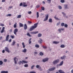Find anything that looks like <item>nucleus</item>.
<instances>
[{
	"label": "nucleus",
	"mask_w": 73,
	"mask_h": 73,
	"mask_svg": "<svg viewBox=\"0 0 73 73\" xmlns=\"http://www.w3.org/2000/svg\"><path fill=\"white\" fill-rule=\"evenodd\" d=\"M64 23H61V27H64Z\"/></svg>",
	"instance_id": "31"
},
{
	"label": "nucleus",
	"mask_w": 73,
	"mask_h": 73,
	"mask_svg": "<svg viewBox=\"0 0 73 73\" xmlns=\"http://www.w3.org/2000/svg\"><path fill=\"white\" fill-rule=\"evenodd\" d=\"M21 63H22V64H23V63H24L25 64L26 63H28V62L25 60H22V61H20L19 62L18 64H19V65H20Z\"/></svg>",
	"instance_id": "2"
},
{
	"label": "nucleus",
	"mask_w": 73,
	"mask_h": 73,
	"mask_svg": "<svg viewBox=\"0 0 73 73\" xmlns=\"http://www.w3.org/2000/svg\"><path fill=\"white\" fill-rule=\"evenodd\" d=\"M38 69L40 70V71H41V70H42V69H41V67H39Z\"/></svg>",
	"instance_id": "44"
},
{
	"label": "nucleus",
	"mask_w": 73,
	"mask_h": 73,
	"mask_svg": "<svg viewBox=\"0 0 73 73\" xmlns=\"http://www.w3.org/2000/svg\"><path fill=\"white\" fill-rule=\"evenodd\" d=\"M54 18L57 20H60L59 19H58V18H56V17H54Z\"/></svg>",
	"instance_id": "40"
},
{
	"label": "nucleus",
	"mask_w": 73,
	"mask_h": 73,
	"mask_svg": "<svg viewBox=\"0 0 73 73\" xmlns=\"http://www.w3.org/2000/svg\"><path fill=\"white\" fill-rule=\"evenodd\" d=\"M4 62H7V59H4Z\"/></svg>",
	"instance_id": "59"
},
{
	"label": "nucleus",
	"mask_w": 73,
	"mask_h": 73,
	"mask_svg": "<svg viewBox=\"0 0 73 73\" xmlns=\"http://www.w3.org/2000/svg\"><path fill=\"white\" fill-rule=\"evenodd\" d=\"M64 27H65V28H67L68 27V25L67 24H65L64 26Z\"/></svg>",
	"instance_id": "46"
},
{
	"label": "nucleus",
	"mask_w": 73,
	"mask_h": 73,
	"mask_svg": "<svg viewBox=\"0 0 73 73\" xmlns=\"http://www.w3.org/2000/svg\"><path fill=\"white\" fill-rule=\"evenodd\" d=\"M27 35L28 36H29V37H32V35H30V34H29V32L27 33Z\"/></svg>",
	"instance_id": "15"
},
{
	"label": "nucleus",
	"mask_w": 73,
	"mask_h": 73,
	"mask_svg": "<svg viewBox=\"0 0 73 73\" xmlns=\"http://www.w3.org/2000/svg\"><path fill=\"white\" fill-rule=\"evenodd\" d=\"M38 31L36 32H35L33 31V32H31V34H36V33H38Z\"/></svg>",
	"instance_id": "11"
},
{
	"label": "nucleus",
	"mask_w": 73,
	"mask_h": 73,
	"mask_svg": "<svg viewBox=\"0 0 73 73\" xmlns=\"http://www.w3.org/2000/svg\"><path fill=\"white\" fill-rule=\"evenodd\" d=\"M34 66H35L34 65H33L31 66V69H33V68H34Z\"/></svg>",
	"instance_id": "50"
},
{
	"label": "nucleus",
	"mask_w": 73,
	"mask_h": 73,
	"mask_svg": "<svg viewBox=\"0 0 73 73\" xmlns=\"http://www.w3.org/2000/svg\"><path fill=\"white\" fill-rule=\"evenodd\" d=\"M30 73H36L35 72L31 71L30 72Z\"/></svg>",
	"instance_id": "58"
},
{
	"label": "nucleus",
	"mask_w": 73,
	"mask_h": 73,
	"mask_svg": "<svg viewBox=\"0 0 73 73\" xmlns=\"http://www.w3.org/2000/svg\"><path fill=\"white\" fill-rule=\"evenodd\" d=\"M17 23H15V24L14 25V27L15 28H16V27H17Z\"/></svg>",
	"instance_id": "23"
},
{
	"label": "nucleus",
	"mask_w": 73,
	"mask_h": 73,
	"mask_svg": "<svg viewBox=\"0 0 73 73\" xmlns=\"http://www.w3.org/2000/svg\"><path fill=\"white\" fill-rule=\"evenodd\" d=\"M36 68H39L40 67V66L39 65H36Z\"/></svg>",
	"instance_id": "51"
},
{
	"label": "nucleus",
	"mask_w": 73,
	"mask_h": 73,
	"mask_svg": "<svg viewBox=\"0 0 73 73\" xmlns=\"http://www.w3.org/2000/svg\"><path fill=\"white\" fill-rule=\"evenodd\" d=\"M42 36V34H41L39 33L38 35V37H41Z\"/></svg>",
	"instance_id": "34"
},
{
	"label": "nucleus",
	"mask_w": 73,
	"mask_h": 73,
	"mask_svg": "<svg viewBox=\"0 0 73 73\" xmlns=\"http://www.w3.org/2000/svg\"><path fill=\"white\" fill-rule=\"evenodd\" d=\"M23 7H27V5L23 4Z\"/></svg>",
	"instance_id": "43"
},
{
	"label": "nucleus",
	"mask_w": 73,
	"mask_h": 73,
	"mask_svg": "<svg viewBox=\"0 0 73 73\" xmlns=\"http://www.w3.org/2000/svg\"><path fill=\"white\" fill-rule=\"evenodd\" d=\"M19 26L20 27H24V25L23 24L21 23H19Z\"/></svg>",
	"instance_id": "17"
},
{
	"label": "nucleus",
	"mask_w": 73,
	"mask_h": 73,
	"mask_svg": "<svg viewBox=\"0 0 73 73\" xmlns=\"http://www.w3.org/2000/svg\"><path fill=\"white\" fill-rule=\"evenodd\" d=\"M36 17L37 18H38V17H39V14L38 13V12H37L36 13Z\"/></svg>",
	"instance_id": "20"
},
{
	"label": "nucleus",
	"mask_w": 73,
	"mask_h": 73,
	"mask_svg": "<svg viewBox=\"0 0 73 73\" xmlns=\"http://www.w3.org/2000/svg\"><path fill=\"white\" fill-rule=\"evenodd\" d=\"M25 67H28V65L27 64H25L24 65Z\"/></svg>",
	"instance_id": "45"
},
{
	"label": "nucleus",
	"mask_w": 73,
	"mask_h": 73,
	"mask_svg": "<svg viewBox=\"0 0 73 73\" xmlns=\"http://www.w3.org/2000/svg\"><path fill=\"white\" fill-rule=\"evenodd\" d=\"M63 63H64V62L63 61H62V62H61L60 64V66H61V65H62V64H63Z\"/></svg>",
	"instance_id": "26"
},
{
	"label": "nucleus",
	"mask_w": 73,
	"mask_h": 73,
	"mask_svg": "<svg viewBox=\"0 0 73 73\" xmlns=\"http://www.w3.org/2000/svg\"><path fill=\"white\" fill-rule=\"evenodd\" d=\"M31 23H32V22H31L29 21H28V24H30Z\"/></svg>",
	"instance_id": "36"
},
{
	"label": "nucleus",
	"mask_w": 73,
	"mask_h": 73,
	"mask_svg": "<svg viewBox=\"0 0 73 73\" xmlns=\"http://www.w3.org/2000/svg\"><path fill=\"white\" fill-rule=\"evenodd\" d=\"M59 43V42H56V41H54L53 42V43L54 44H58Z\"/></svg>",
	"instance_id": "24"
},
{
	"label": "nucleus",
	"mask_w": 73,
	"mask_h": 73,
	"mask_svg": "<svg viewBox=\"0 0 73 73\" xmlns=\"http://www.w3.org/2000/svg\"><path fill=\"white\" fill-rule=\"evenodd\" d=\"M9 35H7L6 38V40L7 41H8V39H9Z\"/></svg>",
	"instance_id": "9"
},
{
	"label": "nucleus",
	"mask_w": 73,
	"mask_h": 73,
	"mask_svg": "<svg viewBox=\"0 0 73 73\" xmlns=\"http://www.w3.org/2000/svg\"><path fill=\"white\" fill-rule=\"evenodd\" d=\"M48 21L49 23H52V19H49Z\"/></svg>",
	"instance_id": "30"
},
{
	"label": "nucleus",
	"mask_w": 73,
	"mask_h": 73,
	"mask_svg": "<svg viewBox=\"0 0 73 73\" xmlns=\"http://www.w3.org/2000/svg\"><path fill=\"white\" fill-rule=\"evenodd\" d=\"M19 5L21 6H22V5H23V3H20Z\"/></svg>",
	"instance_id": "57"
},
{
	"label": "nucleus",
	"mask_w": 73,
	"mask_h": 73,
	"mask_svg": "<svg viewBox=\"0 0 73 73\" xmlns=\"http://www.w3.org/2000/svg\"><path fill=\"white\" fill-rule=\"evenodd\" d=\"M58 7L59 9H62V7L61 6H59Z\"/></svg>",
	"instance_id": "35"
},
{
	"label": "nucleus",
	"mask_w": 73,
	"mask_h": 73,
	"mask_svg": "<svg viewBox=\"0 0 73 73\" xmlns=\"http://www.w3.org/2000/svg\"><path fill=\"white\" fill-rule=\"evenodd\" d=\"M42 47L44 49H46V46H43Z\"/></svg>",
	"instance_id": "55"
},
{
	"label": "nucleus",
	"mask_w": 73,
	"mask_h": 73,
	"mask_svg": "<svg viewBox=\"0 0 73 73\" xmlns=\"http://www.w3.org/2000/svg\"><path fill=\"white\" fill-rule=\"evenodd\" d=\"M14 62L15 63V64H16L17 61H18V59L16 58V57H15L14 58Z\"/></svg>",
	"instance_id": "6"
},
{
	"label": "nucleus",
	"mask_w": 73,
	"mask_h": 73,
	"mask_svg": "<svg viewBox=\"0 0 73 73\" xmlns=\"http://www.w3.org/2000/svg\"><path fill=\"white\" fill-rule=\"evenodd\" d=\"M21 17V15H19L17 16V18H18V19H19V18H20Z\"/></svg>",
	"instance_id": "33"
},
{
	"label": "nucleus",
	"mask_w": 73,
	"mask_h": 73,
	"mask_svg": "<svg viewBox=\"0 0 73 73\" xmlns=\"http://www.w3.org/2000/svg\"><path fill=\"white\" fill-rule=\"evenodd\" d=\"M59 72L60 73H65L62 70H59Z\"/></svg>",
	"instance_id": "18"
},
{
	"label": "nucleus",
	"mask_w": 73,
	"mask_h": 73,
	"mask_svg": "<svg viewBox=\"0 0 73 73\" xmlns=\"http://www.w3.org/2000/svg\"><path fill=\"white\" fill-rule=\"evenodd\" d=\"M3 64V62L1 61H0V65H2Z\"/></svg>",
	"instance_id": "39"
},
{
	"label": "nucleus",
	"mask_w": 73,
	"mask_h": 73,
	"mask_svg": "<svg viewBox=\"0 0 73 73\" xmlns=\"http://www.w3.org/2000/svg\"><path fill=\"white\" fill-rule=\"evenodd\" d=\"M42 40L41 39H40V40H39L38 42L40 43V44H41L42 43Z\"/></svg>",
	"instance_id": "19"
},
{
	"label": "nucleus",
	"mask_w": 73,
	"mask_h": 73,
	"mask_svg": "<svg viewBox=\"0 0 73 73\" xmlns=\"http://www.w3.org/2000/svg\"><path fill=\"white\" fill-rule=\"evenodd\" d=\"M1 73H8V71H2L1 72Z\"/></svg>",
	"instance_id": "14"
},
{
	"label": "nucleus",
	"mask_w": 73,
	"mask_h": 73,
	"mask_svg": "<svg viewBox=\"0 0 73 73\" xmlns=\"http://www.w3.org/2000/svg\"><path fill=\"white\" fill-rule=\"evenodd\" d=\"M22 52H24V53H25V52H27V49H26L25 48H24V50H22Z\"/></svg>",
	"instance_id": "21"
},
{
	"label": "nucleus",
	"mask_w": 73,
	"mask_h": 73,
	"mask_svg": "<svg viewBox=\"0 0 73 73\" xmlns=\"http://www.w3.org/2000/svg\"><path fill=\"white\" fill-rule=\"evenodd\" d=\"M60 2L61 3H64V2H65V1H64V0H61Z\"/></svg>",
	"instance_id": "38"
},
{
	"label": "nucleus",
	"mask_w": 73,
	"mask_h": 73,
	"mask_svg": "<svg viewBox=\"0 0 73 73\" xmlns=\"http://www.w3.org/2000/svg\"><path fill=\"white\" fill-rule=\"evenodd\" d=\"M35 46L36 48H39V45H36Z\"/></svg>",
	"instance_id": "42"
},
{
	"label": "nucleus",
	"mask_w": 73,
	"mask_h": 73,
	"mask_svg": "<svg viewBox=\"0 0 73 73\" xmlns=\"http://www.w3.org/2000/svg\"><path fill=\"white\" fill-rule=\"evenodd\" d=\"M60 22H59L56 25H57V26H58V25H60Z\"/></svg>",
	"instance_id": "54"
},
{
	"label": "nucleus",
	"mask_w": 73,
	"mask_h": 73,
	"mask_svg": "<svg viewBox=\"0 0 73 73\" xmlns=\"http://www.w3.org/2000/svg\"><path fill=\"white\" fill-rule=\"evenodd\" d=\"M12 41V39H10L9 40V42H11Z\"/></svg>",
	"instance_id": "62"
},
{
	"label": "nucleus",
	"mask_w": 73,
	"mask_h": 73,
	"mask_svg": "<svg viewBox=\"0 0 73 73\" xmlns=\"http://www.w3.org/2000/svg\"><path fill=\"white\" fill-rule=\"evenodd\" d=\"M5 51H6V52H7L8 53H9L10 52V51H9V49L7 48V47H6L5 48Z\"/></svg>",
	"instance_id": "5"
},
{
	"label": "nucleus",
	"mask_w": 73,
	"mask_h": 73,
	"mask_svg": "<svg viewBox=\"0 0 73 73\" xmlns=\"http://www.w3.org/2000/svg\"><path fill=\"white\" fill-rule=\"evenodd\" d=\"M22 45L23 46V48H24L25 47V45L24 44V43L23 42H22Z\"/></svg>",
	"instance_id": "28"
},
{
	"label": "nucleus",
	"mask_w": 73,
	"mask_h": 73,
	"mask_svg": "<svg viewBox=\"0 0 73 73\" xmlns=\"http://www.w3.org/2000/svg\"><path fill=\"white\" fill-rule=\"evenodd\" d=\"M11 37L12 38H15V35H14V36L11 35Z\"/></svg>",
	"instance_id": "41"
},
{
	"label": "nucleus",
	"mask_w": 73,
	"mask_h": 73,
	"mask_svg": "<svg viewBox=\"0 0 73 73\" xmlns=\"http://www.w3.org/2000/svg\"><path fill=\"white\" fill-rule=\"evenodd\" d=\"M18 32V29H14V33L15 35H16V33Z\"/></svg>",
	"instance_id": "4"
},
{
	"label": "nucleus",
	"mask_w": 73,
	"mask_h": 73,
	"mask_svg": "<svg viewBox=\"0 0 73 73\" xmlns=\"http://www.w3.org/2000/svg\"><path fill=\"white\" fill-rule=\"evenodd\" d=\"M62 14H63L64 16H66V14L64 13V12H62Z\"/></svg>",
	"instance_id": "48"
},
{
	"label": "nucleus",
	"mask_w": 73,
	"mask_h": 73,
	"mask_svg": "<svg viewBox=\"0 0 73 73\" xmlns=\"http://www.w3.org/2000/svg\"><path fill=\"white\" fill-rule=\"evenodd\" d=\"M4 29H5V27H4L2 28V30L1 31V33H2L4 32Z\"/></svg>",
	"instance_id": "13"
},
{
	"label": "nucleus",
	"mask_w": 73,
	"mask_h": 73,
	"mask_svg": "<svg viewBox=\"0 0 73 73\" xmlns=\"http://www.w3.org/2000/svg\"><path fill=\"white\" fill-rule=\"evenodd\" d=\"M31 13H32V12L31 11H29L28 12V14H31Z\"/></svg>",
	"instance_id": "60"
},
{
	"label": "nucleus",
	"mask_w": 73,
	"mask_h": 73,
	"mask_svg": "<svg viewBox=\"0 0 73 73\" xmlns=\"http://www.w3.org/2000/svg\"><path fill=\"white\" fill-rule=\"evenodd\" d=\"M41 9L42 10V11H44V10H45V8L43 7H41Z\"/></svg>",
	"instance_id": "32"
},
{
	"label": "nucleus",
	"mask_w": 73,
	"mask_h": 73,
	"mask_svg": "<svg viewBox=\"0 0 73 73\" xmlns=\"http://www.w3.org/2000/svg\"><path fill=\"white\" fill-rule=\"evenodd\" d=\"M24 29L25 30H26L27 29V26L26 24H25L24 26Z\"/></svg>",
	"instance_id": "12"
},
{
	"label": "nucleus",
	"mask_w": 73,
	"mask_h": 73,
	"mask_svg": "<svg viewBox=\"0 0 73 73\" xmlns=\"http://www.w3.org/2000/svg\"><path fill=\"white\" fill-rule=\"evenodd\" d=\"M68 5H64V9H68Z\"/></svg>",
	"instance_id": "29"
},
{
	"label": "nucleus",
	"mask_w": 73,
	"mask_h": 73,
	"mask_svg": "<svg viewBox=\"0 0 73 73\" xmlns=\"http://www.w3.org/2000/svg\"><path fill=\"white\" fill-rule=\"evenodd\" d=\"M38 25V23H35L34 24V26H33L31 27L30 28L29 31H33L34 29H35V28H37V25Z\"/></svg>",
	"instance_id": "1"
},
{
	"label": "nucleus",
	"mask_w": 73,
	"mask_h": 73,
	"mask_svg": "<svg viewBox=\"0 0 73 73\" xmlns=\"http://www.w3.org/2000/svg\"><path fill=\"white\" fill-rule=\"evenodd\" d=\"M40 7V5H37L36 6V8H39Z\"/></svg>",
	"instance_id": "52"
},
{
	"label": "nucleus",
	"mask_w": 73,
	"mask_h": 73,
	"mask_svg": "<svg viewBox=\"0 0 73 73\" xmlns=\"http://www.w3.org/2000/svg\"><path fill=\"white\" fill-rule=\"evenodd\" d=\"M71 72L72 73H73V69L71 70Z\"/></svg>",
	"instance_id": "64"
},
{
	"label": "nucleus",
	"mask_w": 73,
	"mask_h": 73,
	"mask_svg": "<svg viewBox=\"0 0 73 73\" xmlns=\"http://www.w3.org/2000/svg\"><path fill=\"white\" fill-rule=\"evenodd\" d=\"M65 57H66L65 56H63L61 57V59L62 60H63L64 59V58H65Z\"/></svg>",
	"instance_id": "25"
},
{
	"label": "nucleus",
	"mask_w": 73,
	"mask_h": 73,
	"mask_svg": "<svg viewBox=\"0 0 73 73\" xmlns=\"http://www.w3.org/2000/svg\"><path fill=\"white\" fill-rule=\"evenodd\" d=\"M61 48H64L65 47V46L64 45L62 44L60 46Z\"/></svg>",
	"instance_id": "27"
},
{
	"label": "nucleus",
	"mask_w": 73,
	"mask_h": 73,
	"mask_svg": "<svg viewBox=\"0 0 73 73\" xmlns=\"http://www.w3.org/2000/svg\"><path fill=\"white\" fill-rule=\"evenodd\" d=\"M0 26H1V27H4V24L1 23L0 24Z\"/></svg>",
	"instance_id": "49"
},
{
	"label": "nucleus",
	"mask_w": 73,
	"mask_h": 73,
	"mask_svg": "<svg viewBox=\"0 0 73 73\" xmlns=\"http://www.w3.org/2000/svg\"><path fill=\"white\" fill-rule=\"evenodd\" d=\"M6 16H7V17H8V16H11V14H9L6 15Z\"/></svg>",
	"instance_id": "37"
},
{
	"label": "nucleus",
	"mask_w": 73,
	"mask_h": 73,
	"mask_svg": "<svg viewBox=\"0 0 73 73\" xmlns=\"http://www.w3.org/2000/svg\"><path fill=\"white\" fill-rule=\"evenodd\" d=\"M15 43H16V42H15V41H13L12 42V44H11V45L13 46V45H15Z\"/></svg>",
	"instance_id": "22"
},
{
	"label": "nucleus",
	"mask_w": 73,
	"mask_h": 73,
	"mask_svg": "<svg viewBox=\"0 0 73 73\" xmlns=\"http://www.w3.org/2000/svg\"><path fill=\"white\" fill-rule=\"evenodd\" d=\"M55 69V68H51L49 69V71H52V70H54Z\"/></svg>",
	"instance_id": "10"
},
{
	"label": "nucleus",
	"mask_w": 73,
	"mask_h": 73,
	"mask_svg": "<svg viewBox=\"0 0 73 73\" xmlns=\"http://www.w3.org/2000/svg\"><path fill=\"white\" fill-rule=\"evenodd\" d=\"M48 14L47 16H46L45 18L43 20L44 21H46L48 19Z\"/></svg>",
	"instance_id": "8"
},
{
	"label": "nucleus",
	"mask_w": 73,
	"mask_h": 73,
	"mask_svg": "<svg viewBox=\"0 0 73 73\" xmlns=\"http://www.w3.org/2000/svg\"><path fill=\"white\" fill-rule=\"evenodd\" d=\"M31 40H32V38H31L29 39V44H31L32 42V41H31Z\"/></svg>",
	"instance_id": "16"
},
{
	"label": "nucleus",
	"mask_w": 73,
	"mask_h": 73,
	"mask_svg": "<svg viewBox=\"0 0 73 73\" xmlns=\"http://www.w3.org/2000/svg\"><path fill=\"white\" fill-rule=\"evenodd\" d=\"M59 61L60 60L59 59H57L53 61L52 63L54 65L55 64H57V63H58Z\"/></svg>",
	"instance_id": "3"
},
{
	"label": "nucleus",
	"mask_w": 73,
	"mask_h": 73,
	"mask_svg": "<svg viewBox=\"0 0 73 73\" xmlns=\"http://www.w3.org/2000/svg\"><path fill=\"white\" fill-rule=\"evenodd\" d=\"M3 39V37H2V36H1L0 37V40H1V39Z\"/></svg>",
	"instance_id": "61"
},
{
	"label": "nucleus",
	"mask_w": 73,
	"mask_h": 73,
	"mask_svg": "<svg viewBox=\"0 0 73 73\" xmlns=\"http://www.w3.org/2000/svg\"><path fill=\"white\" fill-rule=\"evenodd\" d=\"M43 53H42V52H40V56H42L43 55Z\"/></svg>",
	"instance_id": "47"
},
{
	"label": "nucleus",
	"mask_w": 73,
	"mask_h": 73,
	"mask_svg": "<svg viewBox=\"0 0 73 73\" xmlns=\"http://www.w3.org/2000/svg\"><path fill=\"white\" fill-rule=\"evenodd\" d=\"M58 31L59 32H61V29H58Z\"/></svg>",
	"instance_id": "56"
},
{
	"label": "nucleus",
	"mask_w": 73,
	"mask_h": 73,
	"mask_svg": "<svg viewBox=\"0 0 73 73\" xmlns=\"http://www.w3.org/2000/svg\"><path fill=\"white\" fill-rule=\"evenodd\" d=\"M5 2V0H2V2Z\"/></svg>",
	"instance_id": "63"
},
{
	"label": "nucleus",
	"mask_w": 73,
	"mask_h": 73,
	"mask_svg": "<svg viewBox=\"0 0 73 73\" xmlns=\"http://www.w3.org/2000/svg\"><path fill=\"white\" fill-rule=\"evenodd\" d=\"M49 59L47 58H44V59H43L42 60L43 62H46V61H48Z\"/></svg>",
	"instance_id": "7"
},
{
	"label": "nucleus",
	"mask_w": 73,
	"mask_h": 73,
	"mask_svg": "<svg viewBox=\"0 0 73 73\" xmlns=\"http://www.w3.org/2000/svg\"><path fill=\"white\" fill-rule=\"evenodd\" d=\"M12 30H13V29H10L9 30V31L10 32H12Z\"/></svg>",
	"instance_id": "53"
}]
</instances>
